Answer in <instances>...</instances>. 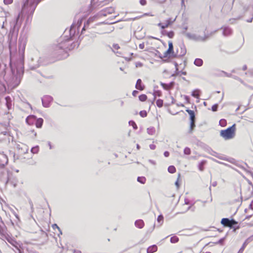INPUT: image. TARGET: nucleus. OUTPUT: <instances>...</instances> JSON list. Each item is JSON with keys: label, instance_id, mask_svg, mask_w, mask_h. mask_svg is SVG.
<instances>
[{"label": "nucleus", "instance_id": "nucleus-1", "mask_svg": "<svg viewBox=\"0 0 253 253\" xmlns=\"http://www.w3.org/2000/svg\"><path fill=\"white\" fill-rule=\"evenodd\" d=\"M69 45L68 42H64L54 47L50 53V58H52L53 62L62 60L68 56L67 51L72 49Z\"/></svg>", "mask_w": 253, "mask_h": 253}, {"label": "nucleus", "instance_id": "nucleus-2", "mask_svg": "<svg viewBox=\"0 0 253 253\" xmlns=\"http://www.w3.org/2000/svg\"><path fill=\"white\" fill-rule=\"evenodd\" d=\"M168 45V49L165 52H164L163 54H161L160 55V58L164 61H166L175 58L177 56V54L174 51L173 46L172 42H169Z\"/></svg>", "mask_w": 253, "mask_h": 253}, {"label": "nucleus", "instance_id": "nucleus-3", "mask_svg": "<svg viewBox=\"0 0 253 253\" xmlns=\"http://www.w3.org/2000/svg\"><path fill=\"white\" fill-rule=\"evenodd\" d=\"M236 125L233 124L231 126L226 129L221 130L220 131V135L225 140L233 139L236 135Z\"/></svg>", "mask_w": 253, "mask_h": 253}, {"label": "nucleus", "instance_id": "nucleus-4", "mask_svg": "<svg viewBox=\"0 0 253 253\" xmlns=\"http://www.w3.org/2000/svg\"><path fill=\"white\" fill-rule=\"evenodd\" d=\"M41 0H27L24 3L22 11L23 12L29 11V14H33L37 4Z\"/></svg>", "mask_w": 253, "mask_h": 253}, {"label": "nucleus", "instance_id": "nucleus-5", "mask_svg": "<svg viewBox=\"0 0 253 253\" xmlns=\"http://www.w3.org/2000/svg\"><path fill=\"white\" fill-rule=\"evenodd\" d=\"M176 17L173 18L169 17H165L158 24V26L161 29H164L171 26L175 21Z\"/></svg>", "mask_w": 253, "mask_h": 253}, {"label": "nucleus", "instance_id": "nucleus-6", "mask_svg": "<svg viewBox=\"0 0 253 253\" xmlns=\"http://www.w3.org/2000/svg\"><path fill=\"white\" fill-rule=\"evenodd\" d=\"M186 111L188 113L190 116V132H192L195 127V113L193 110L189 109H186Z\"/></svg>", "mask_w": 253, "mask_h": 253}, {"label": "nucleus", "instance_id": "nucleus-7", "mask_svg": "<svg viewBox=\"0 0 253 253\" xmlns=\"http://www.w3.org/2000/svg\"><path fill=\"white\" fill-rule=\"evenodd\" d=\"M221 223L224 227H228L232 228L234 225L238 224V222L234 219H229L227 218H223L221 220Z\"/></svg>", "mask_w": 253, "mask_h": 253}, {"label": "nucleus", "instance_id": "nucleus-8", "mask_svg": "<svg viewBox=\"0 0 253 253\" xmlns=\"http://www.w3.org/2000/svg\"><path fill=\"white\" fill-rule=\"evenodd\" d=\"M161 86L165 90H169L173 88L175 85L174 82H171L169 84L161 82Z\"/></svg>", "mask_w": 253, "mask_h": 253}, {"label": "nucleus", "instance_id": "nucleus-9", "mask_svg": "<svg viewBox=\"0 0 253 253\" xmlns=\"http://www.w3.org/2000/svg\"><path fill=\"white\" fill-rule=\"evenodd\" d=\"M36 117L34 115H30L26 119V123L30 126L33 125L36 122Z\"/></svg>", "mask_w": 253, "mask_h": 253}, {"label": "nucleus", "instance_id": "nucleus-10", "mask_svg": "<svg viewBox=\"0 0 253 253\" xmlns=\"http://www.w3.org/2000/svg\"><path fill=\"white\" fill-rule=\"evenodd\" d=\"M135 226L139 229L143 228L145 226V223L142 219H138L134 223Z\"/></svg>", "mask_w": 253, "mask_h": 253}, {"label": "nucleus", "instance_id": "nucleus-11", "mask_svg": "<svg viewBox=\"0 0 253 253\" xmlns=\"http://www.w3.org/2000/svg\"><path fill=\"white\" fill-rule=\"evenodd\" d=\"M135 87L136 89L140 90H143L144 89L145 86L142 84V82L141 79H138L137 80L136 84H135Z\"/></svg>", "mask_w": 253, "mask_h": 253}, {"label": "nucleus", "instance_id": "nucleus-12", "mask_svg": "<svg viewBox=\"0 0 253 253\" xmlns=\"http://www.w3.org/2000/svg\"><path fill=\"white\" fill-rule=\"evenodd\" d=\"M158 247L156 245H154L149 247L147 249V253H154L157 251Z\"/></svg>", "mask_w": 253, "mask_h": 253}, {"label": "nucleus", "instance_id": "nucleus-13", "mask_svg": "<svg viewBox=\"0 0 253 253\" xmlns=\"http://www.w3.org/2000/svg\"><path fill=\"white\" fill-rule=\"evenodd\" d=\"M43 123V120L42 118L36 119L35 124L37 128H41Z\"/></svg>", "mask_w": 253, "mask_h": 253}, {"label": "nucleus", "instance_id": "nucleus-14", "mask_svg": "<svg viewBox=\"0 0 253 253\" xmlns=\"http://www.w3.org/2000/svg\"><path fill=\"white\" fill-rule=\"evenodd\" d=\"M6 105L8 110L11 109L12 104L11 98L9 96H6L5 97Z\"/></svg>", "mask_w": 253, "mask_h": 253}, {"label": "nucleus", "instance_id": "nucleus-15", "mask_svg": "<svg viewBox=\"0 0 253 253\" xmlns=\"http://www.w3.org/2000/svg\"><path fill=\"white\" fill-rule=\"evenodd\" d=\"M194 64L197 66H201L203 64V61L200 58H196L194 61Z\"/></svg>", "mask_w": 253, "mask_h": 253}, {"label": "nucleus", "instance_id": "nucleus-16", "mask_svg": "<svg viewBox=\"0 0 253 253\" xmlns=\"http://www.w3.org/2000/svg\"><path fill=\"white\" fill-rule=\"evenodd\" d=\"M137 181L141 184H145L146 181V179L144 176H139L137 177Z\"/></svg>", "mask_w": 253, "mask_h": 253}, {"label": "nucleus", "instance_id": "nucleus-17", "mask_svg": "<svg viewBox=\"0 0 253 253\" xmlns=\"http://www.w3.org/2000/svg\"><path fill=\"white\" fill-rule=\"evenodd\" d=\"M52 228L53 229L56 231V230H58V233H57V235L59 236L60 234H62L61 231L60 230V228L58 227V226L56 224H54L52 225Z\"/></svg>", "mask_w": 253, "mask_h": 253}, {"label": "nucleus", "instance_id": "nucleus-18", "mask_svg": "<svg viewBox=\"0 0 253 253\" xmlns=\"http://www.w3.org/2000/svg\"><path fill=\"white\" fill-rule=\"evenodd\" d=\"M191 95L195 98H198L200 96L199 91L198 90H195L192 91Z\"/></svg>", "mask_w": 253, "mask_h": 253}, {"label": "nucleus", "instance_id": "nucleus-19", "mask_svg": "<svg viewBox=\"0 0 253 253\" xmlns=\"http://www.w3.org/2000/svg\"><path fill=\"white\" fill-rule=\"evenodd\" d=\"M168 170L170 173H174L176 172V168L173 166H169Z\"/></svg>", "mask_w": 253, "mask_h": 253}, {"label": "nucleus", "instance_id": "nucleus-20", "mask_svg": "<svg viewBox=\"0 0 253 253\" xmlns=\"http://www.w3.org/2000/svg\"><path fill=\"white\" fill-rule=\"evenodd\" d=\"M139 99L140 101L144 102L147 99V96L144 94H141L139 96Z\"/></svg>", "mask_w": 253, "mask_h": 253}, {"label": "nucleus", "instance_id": "nucleus-21", "mask_svg": "<svg viewBox=\"0 0 253 253\" xmlns=\"http://www.w3.org/2000/svg\"><path fill=\"white\" fill-rule=\"evenodd\" d=\"M206 163V161H202L201 163H199V169H200V170L201 171H203L204 169V165Z\"/></svg>", "mask_w": 253, "mask_h": 253}, {"label": "nucleus", "instance_id": "nucleus-22", "mask_svg": "<svg viewBox=\"0 0 253 253\" xmlns=\"http://www.w3.org/2000/svg\"><path fill=\"white\" fill-rule=\"evenodd\" d=\"M157 221L160 225H162L164 222V216L161 214L159 215L157 218Z\"/></svg>", "mask_w": 253, "mask_h": 253}, {"label": "nucleus", "instance_id": "nucleus-23", "mask_svg": "<svg viewBox=\"0 0 253 253\" xmlns=\"http://www.w3.org/2000/svg\"><path fill=\"white\" fill-rule=\"evenodd\" d=\"M178 241H179V238L176 236H172L170 238V242L172 243H177L178 242Z\"/></svg>", "mask_w": 253, "mask_h": 253}, {"label": "nucleus", "instance_id": "nucleus-24", "mask_svg": "<svg viewBox=\"0 0 253 253\" xmlns=\"http://www.w3.org/2000/svg\"><path fill=\"white\" fill-rule=\"evenodd\" d=\"M156 103L158 107L161 108L163 105V100L159 99L156 101Z\"/></svg>", "mask_w": 253, "mask_h": 253}, {"label": "nucleus", "instance_id": "nucleus-25", "mask_svg": "<svg viewBox=\"0 0 253 253\" xmlns=\"http://www.w3.org/2000/svg\"><path fill=\"white\" fill-rule=\"evenodd\" d=\"M226 121L225 119H221L219 121V125L222 127H224L226 126Z\"/></svg>", "mask_w": 253, "mask_h": 253}, {"label": "nucleus", "instance_id": "nucleus-26", "mask_svg": "<svg viewBox=\"0 0 253 253\" xmlns=\"http://www.w3.org/2000/svg\"><path fill=\"white\" fill-rule=\"evenodd\" d=\"M177 64L176 63H175V71L174 73H172L170 75V76L171 77H173V76H177L178 75V69H177Z\"/></svg>", "mask_w": 253, "mask_h": 253}, {"label": "nucleus", "instance_id": "nucleus-27", "mask_svg": "<svg viewBox=\"0 0 253 253\" xmlns=\"http://www.w3.org/2000/svg\"><path fill=\"white\" fill-rule=\"evenodd\" d=\"M166 35L169 38H173L174 36V33L173 31H169L166 33Z\"/></svg>", "mask_w": 253, "mask_h": 253}, {"label": "nucleus", "instance_id": "nucleus-28", "mask_svg": "<svg viewBox=\"0 0 253 253\" xmlns=\"http://www.w3.org/2000/svg\"><path fill=\"white\" fill-rule=\"evenodd\" d=\"M184 153L187 155H190L191 154V149L188 147H186L184 149Z\"/></svg>", "mask_w": 253, "mask_h": 253}, {"label": "nucleus", "instance_id": "nucleus-29", "mask_svg": "<svg viewBox=\"0 0 253 253\" xmlns=\"http://www.w3.org/2000/svg\"><path fill=\"white\" fill-rule=\"evenodd\" d=\"M129 124L132 126L134 129H136L137 128V125L134 121H131L129 122Z\"/></svg>", "mask_w": 253, "mask_h": 253}, {"label": "nucleus", "instance_id": "nucleus-30", "mask_svg": "<svg viewBox=\"0 0 253 253\" xmlns=\"http://www.w3.org/2000/svg\"><path fill=\"white\" fill-rule=\"evenodd\" d=\"M155 226L154 224L153 225H152V227L146 231V233L147 234L151 233L154 231V230L155 229Z\"/></svg>", "mask_w": 253, "mask_h": 253}, {"label": "nucleus", "instance_id": "nucleus-31", "mask_svg": "<svg viewBox=\"0 0 253 253\" xmlns=\"http://www.w3.org/2000/svg\"><path fill=\"white\" fill-rule=\"evenodd\" d=\"M139 114L142 117H145L147 115V112L145 111H140Z\"/></svg>", "mask_w": 253, "mask_h": 253}, {"label": "nucleus", "instance_id": "nucleus-32", "mask_svg": "<svg viewBox=\"0 0 253 253\" xmlns=\"http://www.w3.org/2000/svg\"><path fill=\"white\" fill-rule=\"evenodd\" d=\"M217 108H218V105L216 104L212 105L211 107V110L213 112L216 111L217 110Z\"/></svg>", "mask_w": 253, "mask_h": 253}, {"label": "nucleus", "instance_id": "nucleus-33", "mask_svg": "<svg viewBox=\"0 0 253 253\" xmlns=\"http://www.w3.org/2000/svg\"><path fill=\"white\" fill-rule=\"evenodd\" d=\"M3 2L5 4H10L13 2V0H3Z\"/></svg>", "mask_w": 253, "mask_h": 253}, {"label": "nucleus", "instance_id": "nucleus-34", "mask_svg": "<svg viewBox=\"0 0 253 253\" xmlns=\"http://www.w3.org/2000/svg\"><path fill=\"white\" fill-rule=\"evenodd\" d=\"M83 20H84V18H82L80 20H78V23H77V25H78V27H80L81 26V25H82V21H83Z\"/></svg>", "mask_w": 253, "mask_h": 253}, {"label": "nucleus", "instance_id": "nucleus-35", "mask_svg": "<svg viewBox=\"0 0 253 253\" xmlns=\"http://www.w3.org/2000/svg\"><path fill=\"white\" fill-rule=\"evenodd\" d=\"M139 48L141 49H143L145 48V43L144 42L141 43L138 45Z\"/></svg>", "mask_w": 253, "mask_h": 253}, {"label": "nucleus", "instance_id": "nucleus-36", "mask_svg": "<svg viewBox=\"0 0 253 253\" xmlns=\"http://www.w3.org/2000/svg\"><path fill=\"white\" fill-rule=\"evenodd\" d=\"M113 47L114 50H118L120 48V46L118 44H113Z\"/></svg>", "mask_w": 253, "mask_h": 253}, {"label": "nucleus", "instance_id": "nucleus-37", "mask_svg": "<svg viewBox=\"0 0 253 253\" xmlns=\"http://www.w3.org/2000/svg\"><path fill=\"white\" fill-rule=\"evenodd\" d=\"M169 112L172 115H175L177 113V112H175L173 111V110H172V107H170L169 109Z\"/></svg>", "mask_w": 253, "mask_h": 253}, {"label": "nucleus", "instance_id": "nucleus-38", "mask_svg": "<svg viewBox=\"0 0 253 253\" xmlns=\"http://www.w3.org/2000/svg\"><path fill=\"white\" fill-rule=\"evenodd\" d=\"M140 3L142 5H145L147 4V1L146 0H140Z\"/></svg>", "mask_w": 253, "mask_h": 253}, {"label": "nucleus", "instance_id": "nucleus-39", "mask_svg": "<svg viewBox=\"0 0 253 253\" xmlns=\"http://www.w3.org/2000/svg\"><path fill=\"white\" fill-rule=\"evenodd\" d=\"M142 66H143V64L141 62H136L135 63V67L136 68L141 67Z\"/></svg>", "mask_w": 253, "mask_h": 253}, {"label": "nucleus", "instance_id": "nucleus-40", "mask_svg": "<svg viewBox=\"0 0 253 253\" xmlns=\"http://www.w3.org/2000/svg\"><path fill=\"white\" fill-rule=\"evenodd\" d=\"M25 44L24 43L22 47L20 45L19 46V51L21 50H22V52H24V50H25Z\"/></svg>", "mask_w": 253, "mask_h": 253}, {"label": "nucleus", "instance_id": "nucleus-41", "mask_svg": "<svg viewBox=\"0 0 253 253\" xmlns=\"http://www.w3.org/2000/svg\"><path fill=\"white\" fill-rule=\"evenodd\" d=\"M31 132L32 134V135L33 137H36L37 136V133L35 132V131L33 130H31Z\"/></svg>", "mask_w": 253, "mask_h": 253}, {"label": "nucleus", "instance_id": "nucleus-42", "mask_svg": "<svg viewBox=\"0 0 253 253\" xmlns=\"http://www.w3.org/2000/svg\"><path fill=\"white\" fill-rule=\"evenodd\" d=\"M138 93V91H137V90H134V91L132 92V95H133V96H136V95H137Z\"/></svg>", "mask_w": 253, "mask_h": 253}, {"label": "nucleus", "instance_id": "nucleus-43", "mask_svg": "<svg viewBox=\"0 0 253 253\" xmlns=\"http://www.w3.org/2000/svg\"><path fill=\"white\" fill-rule=\"evenodd\" d=\"M164 156L166 157H168L169 156V153L168 151H166L164 152Z\"/></svg>", "mask_w": 253, "mask_h": 253}, {"label": "nucleus", "instance_id": "nucleus-44", "mask_svg": "<svg viewBox=\"0 0 253 253\" xmlns=\"http://www.w3.org/2000/svg\"><path fill=\"white\" fill-rule=\"evenodd\" d=\"M119 21H111V22H107V23L108 24H115L116 23H117L118 21H119Z\"/></svg>", "mask_w": 253, "mask_h": 253}, {"label": "nucleus", "instance_id": "nucleus-45", "mask_svg": "<svg viewBox=\"0 0 253 253\" xmlns=\"http://www.w3.org/2000/svg\"><path fill=\"white\" fill-rule=\"evenodd\" d=\"M224 240V238L221 239L220 240H219L218 243L222 244V243L223 242Z\"/></svg>", "mask_w": 253, "mask_h": 253}, {"label": "nucleus", "instance_id": "nucleus-46", "mask_svg": "<svg viewBox=\"0 0 253 253\" xmlns=\"http://www.w3.org/2000/svg\"><path fill=\"white\" fill-rule=\"evenodd\" d=\"M250 207H251V209L253 210V201H252V202L250 204Z\"/></svg>", "mask_w": 253, "mask_h": 253}, {"label": "nucleus", "instance_id": "nucleus-47", "mask_svg": "<svg viewBox=\"0 0 253 253\" xmlns=\"http://www.w3.org/2000/svg\"><path fill=\"white\" fill-rule=\"evenodd\" d=\"M246 69H247V66H244V67H243V70H246Z\"/></svg>", "mask_w": 253, "mask_h": 253}, {"label": "nucleus", "instance_id": "nucleus-48", "mask_svg": "<svg viewBox=\"0 0 253 253\" xmlns=\"http://www.w3.org/2000/svg\"><path fill=\"white\" fill-rule=\"evenodd\" d=\"M136 147H137V149H139L140 146H139V145L138 144H137V146Z\"/></svg>", "mask_w": 253, "mask_h": 253}, {"label": "nucleus", "instance_id": "nucleus-49", "mask_svg": "<svg viewBox=\"0 0 253 253\" xmlns=\"http://www.w3.org/2000/svg\"><path fill=\"white\" fill-rule=\"evenodd\" d=\"M252 216V215H251V216H247V217H246L245 219H248L249 217H251Z\"/></svg>", "mask_w": 253, "mask_h": 253}, {"label": "nucleus", "instance_id": "nucleus-50", "mask_svg": "<svg viewBox=\"0 0 253 253\" xmlns=\"http://www.w3.org/2000/svg\"><path fill=\"white\" fill-rule=\"evenodd\" d=\"M241 250H242V252L244 250V248H243L242 249H241L239 252H240Z\"/></svg>", "mask_w": 253, "mask_h": 253}, {"label": "nucleus", "instance_id": "nucleus-51", "mask_svg": "<svg viewBox=\"0 0 253 253\" xmlns=\"http://www.w3.org/2000/svg\"><path fill=\"white\" fill-rule=\"evenodd\" d=\"M35 149V148H32V151H33Z\"/></svg>", "mask_w": 253, "mask_h": 253}, {"label": "nucleus", "instance_id": "nucleus-52", "mask_svg": "<svg viewBox=\"0 0 253 253\" xmlns=\"http://www.w3.org/2000/svg\"><path fill=\"white\" fill-rule=\"evenodd\" d=\"M181 106H182V107H184V105L183 104H181Z\"/></svg>", "mask_w": 253, "mask_h": 253}, {"label": "nucleus", "instance_id": "nucleus-53", "mask_svg": "<svg viewBox=\"0 0 253 253\" xmlns=\"http://www.w3.org/2000/svg\"><path fill=\"white\" fill-rule=\"evenodd\" d=\"M112 11H113V9L110 8Z\"/></svg>", "mask_w": 253, "mask_h": 253}, {"label": "nucleus", "instance_id": "nucleus-54", "mask_svg": "<svg viewBox=\"0 0 253 253\" xmlns=\"http://www.w3.org/2000/svg\"><path fill=\"white\" fill-rule=\"evenodd\" d=\"M83 30H84V27L83 28Z\"/></svg>", "mask_w": 253, "mask_h": 253}, {"label": "nucleus", "instance_id": "nucleus-55", "mask_svg": "<svg viewBox=\"0 0 253 253\" xmlns=\"http://www.w3.org/2000/svg\"><path fill=\"white\" fill-rule=\"evenodd\" d=\"M81 253V252L80 251H79V253Z\"/></svg>", "mask_w": 253, "mask_h": 253}]
</instances>
